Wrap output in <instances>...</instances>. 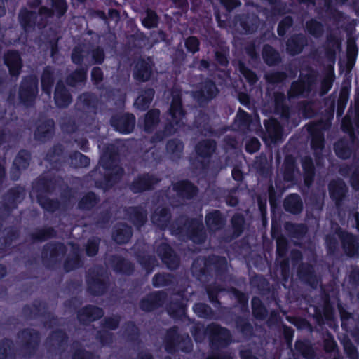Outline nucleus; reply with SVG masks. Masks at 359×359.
Listing matches in <instances>:
<instances>
[{
  "label": "nucleus",
  "mask_w": 359,
  "mask_h": 359,
  "mask_svg": "<svg viewBox=\"0 0 359 359\" xmlns=\"http://www.w3.org/2000/svg\"><path fill=\"white\" fill-rule=\"evenodd\" d=\"M68 339L69 337L65 330L57 328L50 333L46 341L51 346H53L52 342L56 343L57 348L59 349L67 344Z\"/></svg>",
  "instance_id": "nucleus-60"
},
{
  "label": "nucleus",
  "mask_w": 359,
  "mask_h": 359,
  "mask_svg": "<svg viewBox=\"0 0 359 359\" xmlns=\"http://www.w3.org/2000/svg\"><path fill=\"white\" fill-rule=\"evenodd\" d=\"M205 291L209 301L215 306H219L221 302L219 299V295L221 292L225 291V288L220 284L215 282L212 283L205 287Z\"/></svg>",
  "instance_id": "nucleus-61"
},
{
  "label": "nucleus",
  "mask_w": 359,
  "mask_h": 359,
  "mask_svg": "<svg viewBox=\"0 0 359 359\" xmlns=\"http://www.w3.org/2000/svg\"><path fill=\"white\" fill-rule=\"evenodd\" d=\"M32 156L30 151L27 149H20L16 154L10 171L11 180L18 181L22 171L29 166Z\"/></svg>",
  "instance_id": "nucleus-23"
},
{
  "label": "nucleus",
  "mask_w": 359,
  "mask_h": 359,
  "mask_svg": "<svg viewBox=\"0 0 359 359\" xmlns=\"http://www.w3.org/2000/svg\"><path fill=\"white\" fill-rule=\"evenodd\" d=\"M102 273L93 271L86 276L88 292L94 297L105 294L109 287V279L107 276L102 278Z\"/></svg>",
  "instance_id": "nucleus-16"
},
{
  "label": "nucleus",
  "mask_w": 359,
  "mask_h": 359,
  "mask_svg": "<svg viewBox=\"0 0 359 359\" xmlns=\"http://www.w3.org/2000/svg\"><path fill=\"white\" fill-rule=\"evenodd\" d=\"M100 203V197L95 192L85 193L78 201L77 208L83 212L93 211Z\"/></svg>",
  "instance_id": "nucleus-40"
},
{
  "label": "nucleus",
  "mask_w": 359,
  "mask_h": 359,
  "mask_svg": "<svg viewBox=\"0 0 359 359\" xmlns=\"http://www.w3.org/2000/svg\"><path fill=\"white\" fill-rule=\"evenodd\" d=\"M264 126L265 131L263 132L262 138L265 143L274 144L281 139L283 128L277 119L270 118L264 120Z\"/></svg>",
  "instance_id": "nucleus-25"
},
{
  "label": "nucleus",
  "mask_w": 359,
  "mask_h": 359,
  "mask_svg": "<svg viewBox=\"0 0 359 359\" xmlns=\"http://www.w3.org/2000/svg\"><path fill=\"white\" fill-rule=\"evenodd\" d=\"M274 114L285 121H288L291 116L292 109L286 104V97L283 92L274 93Z\"/></svg>",
  "instance_id": "nucleus-38"
},
{
  "label": "nucleus",
  "mask_w": 359,
  "mask_h": 359,
  "mask_svg": "<svg viewBox=\"0 0 359 359\" xmlns=\"http://www.w3.org/2000/svg\"><path fill=\"white\" fill-rule=\"evenodd\" d=\"M132 235V228L126 223L116 225L112 231V238L118 245L128 243Z\"/></svg>",
  "instance_id": "nucleus-44"
},
{
  "label": "nucleus",
  "mask_w": 359,
  "mask_h": 359,
  "mask_svg": "<svg viewBox=\"0 0 359 359\" xmlns=\"http://www.w3.org/2000/svg\"><path fill=\"white\" fill-rule=\"evenodd\" d=\"M119 162L120 154L118 147L114 144H107L100 160V165L107 172L101 180L95 182L97 187L108 191L121 182L125 171L119 165Z\"/></svg>",
  "instance_id": "nucleus-1"
},
{
  "label": "nucleus",
  "mask_w": 359,
  "mask_h": 359,
  "mask_svg": "<svg viewBox=\"0 0 359 359\" xmlns=\"http://www.w3.org/2000/svg\"><path fill=\"white\" fill-rule=\"evenodd\" d=\"M283 179L286 182L295 183L300 174L297 158L292 154H286L281 167Z\"/></svg>",
  "instance_id": "nucleus-28"
},
{
  "label": "nucleus",
  "mask_w": 359,
  "mask_h": 359,
  "mask_svg": "<svg viewBox=\"0 0 359 359\" xmlns=\"http://www.w3.org/2000/svg\"><path fill=\"white\" fill-rule=\"evenodd\" d=\"M77 319L82 325L101 319L104 314V310L97 306L87 304L77 311Z\"/></svg>",
  "instance_id": "nucleus-26"
},
{
  "label": "nucleus",
  "mask_w": 359,
  "mask_h": 359,
  "mask_svg": "<svg viewBox=\"0 0 359 359\" xmlns=\"http://www.w3.org/2000/svg\"><path fill=\"white\" fill-rule=\"evenodd\" d=\"M335 79V73L332 65L327 66L323 72L320 83V95H325L332 88Z\"/></svg>",
  "instance_id": "nucleus-49"
},
{
  "label": "nucleus",
  "mask_w": 359,
  "mask_h": 359,
  "mask_svg": "<svg viewBox=\"0 0 359 359\" xmlns=\"http://www.w3.org/2000/svg\"><path fill=\"white\" fill-rule=\"evenodd\" d=\"M250 284L252 288L257 290L263 297H271L276 300L278 297L277 289L271 285L269 281L262 275L255 274L250 278Z\"/></svg>",
  "instance_id": "nucleus-22"
},
{
  "label": "nucleus",
  "mask_w": 359,
  "mask_h": 359,
  "mask_svg": "<svg viewBox=\"0 0 359 359\" xmlns=\"http://www.w3.org/2000/svg\"><path fill=\"white\" fill-rule=\"evenodd\" d=\"M154 63L150 57H140L134 60L133 65V77L139 83L149 81L154 76Z\"/></svg>",
  "instance_id": "nucleus-13"
},
{
  "label": "nucleus",
  "mask_w": 359,
  "mask_h": 359,
  "mask_svg": "<svg viewBox=\"0 0 359 359\" xmlns=\"http://www.w3.org/2000/svg\"><path fill=\"white\" fill-rule=\"evenodd\" d=\"M18 338L22 342L24 357L31 358L34 356L37 352L41 342L39 331L29 327L23 328L18 332Z\"/></svg>",
  "instance_id": "nucleus-10"
},
{
  "label": "nucleus",
  "mask_w": 359,
  "mask_h": 359,
  "mask_svg": "<svg viewBox=\"0 0 359 359\" xmlns=\"http://www.w3.org/2000/svg\"><path fill=\"white\" fill-rule=\"evenodd\" d=\"M156 252L162 263L171 271L177 269L180 258L172 247L167 242H161L156 246Z\"/></svg>",
  "instance_id": "nucleus-18"
},
{
  "label": "nucleus",
  "mask_w": 359,
  "mask_h": 359,
  "mask_svg": "<svg viewBox=\"0 0 359 359\" xmlns=\"http://www.w3.org/2000/svg\"><path fill=\"white\" fill-rule=\"evenodd\" d=\"M160 122V110L152 109L149 110L144 118V130L147 133H151Z\"/></svg>",
  "instance_id": "nucleus-54"
},
{
  "label": "nucleus",
  "mask_w": 359,
  "mask_h": 359,
  "mask_svg": "<svg viewBox=\"0 0 359 359\" xmlns=\"http://www.w3.org/2000/svg\"><path fill=\"white\" fill-rule=\"evenodd\" d=\"M217 148V142L212 139H204L199 141L195 146V152L196 155L204 159L208 160L211 158Z\"/></svg>",
  "instance_id": "nucleus-41"
},
{
  "label": "nucleus",
  "mask_w": 359,
  "mask_h": 359,
  "mask_svg": "<svg viewBox=\"0 0 359 359\" xmlns=\"http://www.w3.org/2000/svg\"><path fill=\"white\" fill-rule=\"evenodd\" d=\"M54 102L60 109L67 108L72 102V96L69 90L60 80L57 82L55 86Z\"/></svg>",
  "instance_id": "nucleus-39"
},
{
  "label": "nucleus",
  "mask_w": 359,
  "mask_h": 359,
  "mask_svg": "<svg viewBox=\"0 0 359 359\" xmlns=\"http://www.w3.org/2000/svg\"><path fill=\"white\" fill-rule=\"evenodd\" d=\"M175 277L166 272H158L152 278V285L155 288L171 286L175 284Z\"/></svg>",
  "instance_id": "nucleus-58"
},
{
  "label": "nucleus",
  "mask_w": 359,
  "mask_h": 359,
  "mask_svg": "<svg viewBox=\"0 0 359 359\" xmlns=\"http://www.w3.org/2000/svg\"><path fill=\"white\" fill-rule=\"evenodd\" d=\"M328 191L330 197L335 203L336 205H340L344 200L348 192V187L345 182L337 179L332 180L328 184Z\"/></svg>",
  "instance_id": "nucleus-35"
},
{
  "label": "nucleus",
  "mask_w": 359,
  "mask_h": 359,
  "mask_svg": "<svg viewBox=\"0 0 359 359\" xmlns=\"http://www.w3.org/2000/svg\"><path fill=\"white\" fill-rule=\"evenodd\" d=\"M168 114L171 119L165 123L162 130L167 137L174 135L177 131V128L182 126V120L186 115V111L183 108L182 95L179 91H172V93Z\"/></svg>",
  "instance_id": "nucleus-5"
},
{
  "label": "nucleus",
  "mask_w": 359,
  "mask_h": 359,
  "mask_svg": "<svg viewBox=\"0 0 359 359\" xmlns=\"http://www.w3.org/2000/svg\"><path fill=\"white\" fill-rule=\"evenodd\" d=\"M191 271L193 276L198 280H209L215 276L217 280L225 281L228 273V262L225 257L213 254L198 257L193 260Z\"/></svg>",
  "instance_id": "nucleus-2"
},
{
  "label": "nucleus",
  "mask_w": 359,
  "mask_h": 359,
  "mask_svg": "<svg viewBox=\"0 0 359 359\" xmlns=\"http://www.w3.org/2000/svg\"><path fill=\"white\" fill-rule=\"evenodd\" d=\"M253 317L259 320H264L268 316V310L258 297H253L251 300Z\"/></svg>",
  "instance_id": "nucleus-63"
},
{
  "label": "nucleus",
  "mask_w": 359,
  "mask_h": 359,
  "mask_svg": "<svg viewBox=\"0 0 359 359\" xmlns=\"http://www.w3.org/2000/svg\"><path fill=\"white\" fill-rule=\"evenodd\" d=\"M161 182V179L150 172L137 175L129 185V189L133 194H142L152 191Z\"/></svg>",
  "instance_id": "nucleus-14"
},
{
  "label": "nucleus",
  "mask_w": 359,
  "mask_h": 359,
  "mask_svg": "<svg viewBox=\"0 0 359 359\" xmlns=\"http://www.w3.org/2000/svg\"><path fill=\"white\" fill-rule=\"evenodd\" d=\"M335 234L339 237L341 248L347 257L352 258L359 255L358 236L339 226L335 229Z\"/></svg>",
  "instance_id": "nucleus-15"
},
{
  "label": "nucleus",
  "mask_w": 359,
  "mask_h": 359,
  "mask_svg": "<svg viewBox=\"0 0 359 359\" xmlns=\"http://www.w3.org/2000/svg\"><path fill=\"white\" fill-rule=\"evenodd\" d=\"M334 151L336 156L343 160L351 158L353 151L346 140L341 139L334 144Z\"/></svg>",
  "instance_id": "nucleus-62"
},
{
  "label": "nucleus",
  "mask_w": 359,
  "mask_h": 359,
  "mask_svg": "<svg viewBox=\"0 0 359 359\" xmlns=\"http://www.w3.org/2000/svg\"><path fill=\"white\" fill-rule=\"evenodd\" d=\"M109 262L116 273L131 276L135 271L134 264L120 255H111Z\"/></svg>",
  "instance_id": "nucleus-30"
},
{
  "label": "nucleus",
  "mask_w": 359,
  "mask_h": 359,
  "mask_svg": "<svg viewBox=\"0 0 359 359\" xmlns=\"http://www.w3.org/2000/svg\"><path fill=\"white\" fill-rule=\"evenodd\" d=\"M155 95V90L152 87L142 89L134 102V106L140 111H146L149 107Z\"/></svg>",
  "instance_id": "nucleus-42"
},
{
  "label": "nucleus",
  "mask_w": 359,
  "mask_h": 359,
  "mask_svg": "<svg viewBox=\"0 0 359 359\" xmlns=\"http://www.w3.org/2000/svg\"><path fill=\"white\" fill-rule=\"evenodd\" d=\"M259 13V11L257 12L246 11L236 14L233 19L234 23L241 28L243 33L254 34L258 30L262 23Z\"/></svg>",
  "instance_id": "nucleus-12"
},
{
  "label": "nucleus",
  "mask_w": 359,
  "mask_h": 359,
  "mask_svg": "<svg viewBox=\"0 0 359 359\" xmlns=\"http://www.w3.org/2000/svg\"><path fill=\"white\" fill-rule=\"evenodd\" d=\"M297 276L302 282L311 288L316 289L317 287L318 279L313 265L308 263L300 264L297 269Z\"/></svg>",
  "instance_id": "nucleus-36"
},
{
  "label": "nucleus",
  "mask_w": 359,
  "mask_h": 359,
  "mask_svg": "<svg viewBox=\"0 0 359 359\" xmlns=\"http://www.w3.org/2000/svg\"><path fill=\"white\" fill-rule=\"evenodd\" d=\"M4 62L12 77H18L20 74L23 63L20 53L16 50H8L4 55Z\"/></svg>",
  "instance_id": "nucleus-29"
},
{
  "label": "nucleus",
  "mask_w": 359,
  "mask_h": 359,
  "mask_svg": "<svg viewBox=\"0 0 359 359\" xmlns=\"http://www.w3.org/2000/svg\"><path fill=\"white\" fill-rule=\"evenodd\" d=\"M19 22L25 32L29 33L35 28L36 14L33 11L25 10L19 14Z\"/></svg>",
  "instance_id": "nucleus-52"
},
{
  "label": "nucleus",
  "mask_w": 359,
  "mask_h": 359,
  "mask_svg": "<svg viewBox=\"0 0 359 359\" xmlns=\"http://www.w3.org/2000/svg\"><path fill=\"white\" fill-rule=\"evenodd\" d=\"M67 248L61 242H50L45 244L41 250V259L46 269H52L60 264L62 257L66 254Z\"/></svg>",
  "instance_id": "nucleus-9"
},
{
  "label": "nucleus",
  "mask_w": 359,
  "mask_h": 359,
  "mask_svg": "<svg viewBox=\"0 0 359 359\" xmlns=\"http://www.w3.org/2000/svg\"><path fill=\"white\" fill-rule=\"evenodd\" d=\"M184 144L179 138H172L167 141L165 150L172 161L180 160L183 154Z\"/></svg>",
  "instance_id": "nucleus-48"
},
{
  "label": "nucleus",
  "mask_w": 359,
  "mask_h": 359,
  "mask_svg": "<svg viewBox=\"0 0 359 359\" xmlns=\"http://www.w3.org/2000/svg\"><path fill=\"white\" fill-rule=\"evenodd\" d=\"M167 297V293L163 290L151 292L140 300L139 308L146 313L152 312L162 307Z\"/></svg>",
  "instance_id": "nucleus-20"
},
{
  "label": "nucleus",
  "mask_w": 359,
  "mask_h": 359,
  "mask_svg": "<svg viewBox=\"0 0 359 359\" xmlns=\"http://www.w3.org/2000/svg\"><path fill=\"white\" fill-rule=\"evenodd\" d=\"M262 56L264 62L269 67L275 66L281 61L279 53L270 44L263 46Z\"/></svg>",
  "instance_id": "nucleus-50"
},
{
  "label": "nucleus",
  "mask_w": 359,
  "mask_h": 359,
  "mask_svg": "<svg viewBox=\"0 0 359 359\" xmlns=\"http://www.w3.org/2000/svg\"><path fill=\"white\" fill-rule=\"evenodd\" d=\"M57 236V231L52 226H43L36 229L29 234L30 239L33 243H42Z\"/></svg>",
  "instance_id": "nucleus-46"
},
{
  "label": "nucleus",
  "mask_w": 359,
  "mask_h": 359,
  "mask_svg": "<svg viewBox=\"0 0 359 359\" xmlns=\"http://www.w3.org/2000/svg\"><path fill=\"white\" fill-rule=\"evenodd\" d=\"M205 224L209 233H215L224 228L226 218L219 210H211L205 215Z\"/></svg>",
  "instance_id": "nucleus-27"
},
{
  "label": "nucleus",
  "mask_w": 359,
  "mask_h": 359,
  "mask_svg": "<svg viewBox=\"0 0 359 359\" xmlns=\"http://www.w3.org/2000/svg\"><path fill=\"white\" fill-rule=\"evenodd\" d=\"M284 210L292 215H299L303 210V202L298 194L292 193L287 195L283 201Z\"/></svg>",
  "instance_id": "nucleus-43"
},
{
  "label": "nucleus",
  "mask_w": 359,
  "mask_h": 359,
  "mask_svg": "<svg viewBox=\"0 0 359 359\" xmlns=\"http://www.w3.org/2000/svg\"><path fill=\"white\" fill-rule=\"evenodd\" d=\"M170 234L198 245L204 243L207 240L202 215L197 217L182 215L175 218L170 225Z\"/></svg>",
  "instance_id": "nucleus-3"
},
{
  "label": "nucleus",
  "mask_w": 359,
  "mask_h": 359,
  "mask_svg": "<svg viewBox=\"0 0 359 359\" xmlns=\"http://www.w3.org/2000/svg\"><path fill=\"white\" fill-rule=\"evenodd\" d=\"M206 334L210 346L212 350L226 348L232 343V334L230 330L218 323L208 324L206 327Z\"/></svg>",
  "instance_id": "nucleus-8"
},
{
  "label": "nucleus",
  "mask_w": 359,
  "mask_h": 359,
  "mask_svg": "<svg viewBox=\"0 0 359 359\" xmlns=\"http://www.w3.org/2000/svg\"><path fill=\"white\" fill-rule=\"evenodd\" d=\"M308 45L306 36L302 33L292 34L285 43L286 52L291 56H295L302 53Z\"/></svg>",
  "instance_id": "nucleus-32"
},
{
  "label": "nucleus",
  "mask_w": 359,
  "mask_h": 359,
  "mask_svg": "<svg viewBox=\"0 0 359 359\" xmlns=\"http://www.w3.org/2000/svg\"><path fill=\"white\" fill-rule=\"evenodd\" d=\"M135 123V115L129 112L114 114L109 119L110 126L115 131L126 135L133 131Z\"/></svg>",
  "instance_id": "nucleus-17"
},
{
  "label": "nucleus",
  "mask_w": 359,
  "mask_h": 359,
  "mask_svg": "<svg viewBox=\"0 0 359 359\" xmlns=\"http://www.w3.org/2000/svg\"><path fill=\"white\" fill-rule=\"evenodd\" d=\"M55 132V121L53 118H45L36 124L34 138L39 142L46 143L53 139Z\"/></svg>",
  "instance_id": "nucleus-24"
},
{
  "label": "nucleus",
  "mask_w": 359,
  "mask_h": 359,
  "mask_svg": "<svg viewBox=\"0 0 359 359\" xmlns=\"http://www.w3.org/2000/svg\"><path fill=\"white\" fill-rule=\"evenodd\" d=\"M230 224L231 232L226 230L220 236L221 241L226 243L232 242L243 233L246 227V221L243 214L241 212L234 213L230 219Z\"/></svg>",
  "instance_id": "nucleus-19"
},
{
  "label": "nucleus",
  "mask_w": 359,
  "mask_h": 359,
  "mask_svg": "<svg viewBox=\"0 0 359 359\" xmlns=\"http://www.w3.org/2000/svg\"><path fill=\"white\" fill-rule=\"evenodd\" d=\"M123 336L128 342L133 344L140 343V331L134 321L130 320L126 323Z\"/></svg>",
  "instance_id": "nucleus-57"
},
{
  "label": "nucleus",
  "mask_w": 359,
  "mask_h": 359,
  "mask_svg": "<svg viewBox=\"0 0 359 359\" xmlns=\"http://www.w3.org/2000/svg\"><path fill=\"white\" fill-rule=\"evenodd\" d=\"M219 93V89L216 82L212 79L206 77L198 83L193 97L200 106H204L214 100Z\"/></svg>",
  "instance_id": "nucleus-11"
},
{
  "label": "nucleus",
  "mask_w": 359,
  "mask_h": 359,
  "mask_svg": "<svg viewBox=\"0 0 359 359\" xmlns=\"http://www.w3.org/2000/svg\"><path fill=\"white\" fill-rule=\"evenodd\" d=\"M193 343L187 333L180 334L177 326L170 327L164 339V347L169 354H174L179 351L190 353L193 351Z\"/></svg>",
  "instance_id": "nucleus-4"
},
{
  "label": "nucleus",
  "mask_w": 359,
  "mask_h": 359,
  "mask_svg": "<svg viewBox=\"0 0 359 359\" xmlns=\"http://www.w3.org/2000/svg\"><path fill=\"white\" fill-rule=\"evenodd\" d=\"M25 192V188L20 185L8 189L3 196L2 208L8 213H11L24 199Z\"/></svg>",
  "instance_id": "nucleus-21"
},
{
  "label": "nucleus",
  "mask_w": 359,
  "mask_h": 359,
  "mask_svg": "<svg viewBox=\"0 0 359 359\" xmlns=\"http://www.w3.org/2000/svg\"><path fill=\"white\" fill-rule=\"evenodd\" d=\"M236 328L241 334L248 339L254 336V328L249 320L243 316H238L235 319Z\"/></svg>",
  "instance_id": "nucleus-59"
},
{
  "label": "nucleus",
  "mask_w": 359,
  "mask_h": 359,
  "mask_svg": "<svg viewBox=\"0 0 359 359\" xmlns=\"http://www.w3.org/2000/svg\"><path fill=\"white\" fill-rule=\"evenodd\" d=\"M200 117H198L195 121L196 127L198 128L200 132L204 135L205 136H213V137H219L222 134L224 133V130H215L212 128V126L209 123L208 118L204 115L203 117V120H201Z\"/></svg>",
  "instance_id": "nucleus-51"
},
{
  "label": "nucleus",
  "mask_w": 359,
  "mask_h": 359,
  "mask_svg": "<svg viewBox=\"0 0 359 359\" xmlns=\"http://www.w3.org/2000/svg\"><path fill=\"white\" fill-rule=\"evenodd\" d=\"M38 94L39 79L37 76L29 74L23 76L18 88L20 103L25 107H32L36 102Z\"/></svg>",
  "instance_id": "nucleus-7"
},
{
  "label": "nucleus",
  "mask_w": 359,
  "mask_h": 359,
  "mask_svg": "<svg viewBox=\"0 0 359 359\" xmlns=\"http://www.w3.org/2000/svg\"><path fill=\"white\" fill-rule=\"evenodd\" d=\"M305 31L311 36L318 39L324 34V25L316 18H311L306 22Z\"/></svg>",
  "instance_id": "nucleus-64"
},
{
  "label": "nucleus",
  "mask_w": 359,
  "mask_h": 359,
  "mask_svg": "<svg viewBox=\"0 0 359 359\" xmlns=\"http://www.w3.org/2000/svg\"><path fill=\"white\" fill-rule=\"evenodd\" d=\"M79 101L83 107L94 114H97L99 99L97 95L91 92H85L79 96Z\"/></svg>",
  "instance_id": "nucleus-56"
},
{
  "label": "nucleus",
  "mask_w": 359,
  "mask_h": 359,
  "mask_svg": "<svg viewBox=\"0 0 359 359\" xmlns=\"http://www.w3.org/2000/svg\"><path fill=\"white\" fill-rule=\"evenodd\" d=\"M301 163L304 184L306 186H310L313 182L316 176L313 161L310 156H305L302 158Z\"/></svg>",
  "instance_id": "nucleus-47"
},
{
  "label": "nucleus",
  "mask_w": 359,
  "mask_h": 359,
  "mask_svg": "<svg viewBox=\"0 0 359 359\" xmlns=\"http://www.w3.org/2000/svg\"><path fill=\"white\" fill-rule=\"evenodd\" d=\"M125 214L129 222L137 229L140 230L147 222V212L141 205L130 206L125 210Z\"/></svg>",
  "instance_id": "nucleus-31"
},
{
  "label": "nucleus",
  "mask_w": 359,
  "mask_h": 359,
  "mask_svg": "<svg viewBox=\"0 0 359 359\" xmlns=\"http://www.w3.org/2000/svg\"><path fill=\"white\" fill-rule=\"evenodd\" d=\"M318 73L313 69L306 74L300 73L297 80L291 83L287 90L289 100L306 98L313 91L317 81Z\"/></svg>",
  "instance_id": "nucleus-6"
},
{
  "label": "nucleus",
  "mask_w": 359,
  "mask_h": 359,
  "mask_svg": "<svg viewBox=\"0 0 359 359\" xmlns=\"http://www.w3.org/2000/svg\"><path fill=\"white\" fill-rule=\"evenodd\" d=\"M172 189L177 195L182 198L191 200L198 193V188L189 180H182L173 184Z\"/></svg>",
  "instance_id": "nucleus-33"
},
{
  "label": "nucleus",
  "mask_w": 359,
  "mask_h": 359,
  "mask_svg": "<svg viewBox=\"0 0 359 359\" xmlns=\"http://www.w3.org/2000/svg\"><path fill=\"white\" fill-rule=\"evenodd\" d=\"M55 81V77L53 67L50 65L46 66L41 76V87L45 94L50 95Z\"/></svg>",
  "instance_id": "nucleus-45"
},
{
  "label": "nucleus",
  "mask_w": 359,
  "mask_h": 359,
  "mask_svg": "<svg viewBox=\"0 0 359 359\" xmlns=\"http://www.w3.org/2000/svg\"><path fill=\"white\" fill-rule=\"evenodd\" d=\"M135 257L147 275L151 274L154 269L158 266V262L156 257L146 250H137L135 252Z\"/></svg>",
  "instance_id": "nucleus-37"
},
{
  "label": "nucleus",
  "mask_w": 359,
  "mask_h": 359,
  "mask_svg": "<svg viewBox=\"0 0 359 359\" xmlns=\"http://www.w3.org/2000/svg\"><path fill=\"white\" fill-rule=\"evenodd\" d=\"M88 69L86 67L76 68L69 74L65 78V83L67 86L75 87L78 83H83L87 79Z\"/></svg>",
  "instance_id": "nucleus-55"
},
{
  "label": "nucleus",
  "mask_w": 359,
  "mask_h": 359,
  "mask_svg": "<svg viewBox=\"0 0 359 359\" xmlns=\"http://www.w3.org/2000/svg\"><path fill=\"white\" fill-rule=\"evenodd\" d=\"M36 200L44 211L50 213L56 212L60 208V201L57 198H50L42 193H39L36 195Z\"/></svg>",
  "instance_id": "nucleus-53"
},
{
  "label": "nucleus",
  "mask_w": 359,
  "mask_h": 359,
  "mask_svg": "<svg viewBox=\"0 0 359 359\" xmlns=\"http://www.w3.org/2000/svg\"><path fill=\"white\" fill-rule=\"evenodd\" d=\"M151 222L154 226L161 231L167 229L170 231V225L172 224V213L169 208L163 207L156 210L151 215Z\"/></svg>",
  "instance_id": "nucleus-34"
}]
</instances>
